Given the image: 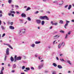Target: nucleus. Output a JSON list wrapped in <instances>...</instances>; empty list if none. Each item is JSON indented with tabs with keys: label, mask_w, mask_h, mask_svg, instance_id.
I'll use <instances>...</instances> for the list:
<instances>
[{
	"label": "nucleus",
	"mask_w": 74,
	"mask_h": 74,
	"mask_svg": "<svg viewBox=\"0 0 74 74\" xmlns=\"http://www.w3.org/2000/svg\"><path fill=\"white\" fill-rule=\"evenodd\" d=\"M39 18L40 19H46L47 20H49V18L46 16H40Z\"/></svg>",
	"instance_id": "nucleus-1"
},
{
	"label": "nucleus",
	"mask_w": 74,
	"mask_h": 74,
	"mask_svg": "<svg viewBox=\"0 0 74 74\" xmlns=\"http://www.w3.org/2000/svg\"><path fill=\"white\" fill-rule=\"evenodd\" d=\"M44 65V64H42L41 65H39L38 66V69H41L42 67H43V66Z\"/></svg>",
	"instance_id": "nucleus-2"
},
{
	"label": "nucleus",
	"mask_w": 74,
	"mask_h": 74,
	"mask_svg": "<svg viewBox=\"0 0 74 74\" xmlns=\"http://www.w3.org/2000/svg\"><path fill=\"white\" fill-rule=\"evenodd\" d=\"M36 22L38 24H40L41 22V20H36Z\"/></svg>",
	"instance_id": "nucleus-3"
},
{
	"label": "nucleus",
	"mask_w": 74,
	"mask_h": 74,
	"mask_svg": "<svg viewBox=\"0 0 74 74\" xmlns=\"http://www.w3.org/2000/svg\"><path fill=\"white\" fill-rule=\"evenodd\" d=\"M6 54L7 55H8L9 54V48H7L6 51Z\"/></svg>",
	"instance_id": "nucleus-4"
},
{
	"label": "nucleus",
	"mask_w": 74,
	"mask_h": 74,
	"mask_svg": "<svg viewBox=\"0 0 74 74\" xmlns=\"http://www.w3.org/2000/svg\"><path fill=\"white\" fill-rule=\"evenodd\" d=\"M21 16L22 17H23V18H25L26 17V15L24 13H23L22 14H21Z\"/></svg>",
	"instance_id": "nucleus-5"
},
{
	"label": "nucleus",
	"mask_w": 74,
	"mask_h": 74,
	"mask_svg": "<svg viewBox=\"0 0 74 74\" xmlns=\"http://www.w3.org/2000/svg\"><path fill=\"white\" fill-rule=\"evenodd\" d=\"M5 45H7L10 48H11V49H13V48L12 47V46H11V45H10L8 44H5Z\"/></svg>",
	"instance_id": "nucleus-6"
},
{
	"label": "nucleus",
	"mask_w": 74,
	"mask_h": 74,
	"mask_svg": "<svg viewBox=\"0 0 74 74\" xmlns=\"http://www.w3.org/2000/svg\"><path fill=\"white\" fill-rule=\"evenodd\" d=\"M59 37H60V36L56 35L55 36H54L53 37L54 38H55V39H56V38H59Z\"/></svg>",
	"instance_id": "nucleus-7"
},
{
	"label": "nucleus",
	"mask_w": 74,
	"mask_h": 74,
	"mask_svg": "<svg viewBox=\"0 0 74 74\" xmlns=\"http://www.w3.org/2000/svg\"><path fill=\"white\" fill-rule=\"evenodd\" d=\"M51 24H52V25H58L57 23H53V21H51Z\"/></svg>",
	"instance_id": "nucleus-8"
},
{
	"label": "nucleus",
	"mask_w": 74,
	"mask_h": 74,
	"mask_svg": "<svg viewBox=\"0 0 74 74\" xmlns=\"http://www.w3.org/2000/svg\"><path fill=\"white\" fill-rule=\"evenodd\" d=\"M22 58L21 57H18L16 58V60H21Z\"/></svg>",
	"instance_id": "nucleus-9"
},
{
	"label": "nucleus",
	"mask_w": 74,
	"mask_h": 74,
	"mask_svg": "<svg viewBox=\"0 0 74 74\" xmlns=\"http://www.w3.org/2000/svg\"><path fill=\"white\" fill-rule=\"evenodd\" d=\"M9 27L10 29H12V30H14V29H15V28L12 26H10Z\"/></svg>",
	"instance_id": "nucleus-10"
},
{
	"label": "nucleus",
	"mask_w": 74,
	"mask_h": 74,
	"mask_svg": "<svg viewBox=\"0 0 74 74\" xmlns=\"http://www.w3.org/2000/svg\"><path fill=\"white\" fill-rule=\"evenodd\" d=\"M10 60L11 62H14V58H13L12 57H11L10 58Z\"/></svg>",
	"instance_id": "nucleus-11"
},
{
	"label": "nucleus",
	"mask_w": 74,
	"mask_h": 74,
	"mask_svg": "<svg viewBox=\"0 0 74 74\" xmlns=\"http://www.w3.org/2000/svg\"><path fill=\"white\" fill-rule=\"evenodd\" d=\"M58 67L59 69H62V67L60 65H58Z\"/></svg>",
	"instance_id": "nucleus-12"
},
{
	"label": "nucleus",
	"mask_w": 74,
	"mask_h": 74,
	"mask_svg": "<svg viewBox=\"0 0 74 74\" xmlns=\"http://www.w3.org/2000/svg\"><path fill=\"white\" fill-rule=\"evenodd\" d=\"M31 10V8L29 7L27 8V10H26V11H29V10Z\"/></svg>",
	"instance_id": "nucleus-13"
},
{
	"label": "nucleus",
	"mask_w": 74,
	"mask_h": 74,
	"mask_svg": "<svg viewBox=\"0 0 74 74\" xmlns=\"http://www.w3.org/2000/svg\"><path fill=\"white\" fill-rule=\"evenodd\" d=\"M71 8V5H69V6L68 8V10H70V9Z\"/></svg>",
	"instance_id": "nucleus-14"
},
{
	"label": "nucleus",
	"mask_w": 74,
	"mask_h": 74,
	"mask_svg": "<svg viewBox=\"0 0 74 74\" xmlns=\"http://www.w3.org/2000/svg\"><path fill=\"white\" fill-rule=\"evenodd\" d=\"M16 64H14L13 66V69H15V68L16 67Z\"/></svg>",
	"instance_id": "nucleus-15"
},
{
	"label": "nucleus",
	"mask_w": 74,
	"mask_h": 74,
	"mask_svg": "<svg viewBox=\"0 0 74 74\" xmlns=\"http://www.w3.org/2000/svg\"><path fill=\"white\" fill-rule=\"evenodd\" d=\"M45 23V21H42L41 24L42 25H44Z\"/></svg>",
	"instance_id": "nucleus-16"
},
{
	"label": "nucleus",
	"mask_w": 74,
	"mask_h": 74,
	"mask_svg": "<svg viewBox=\"0 0 74 74\" xmlns=\"http://www.w3.org/2000/svg\"><path fill=\"white\" fill-rule=\"evenodd\" d=\"M10 12L11 14L12 13H13V14H15V12L14 11H10Z\"/></svg>",
	"instance_id": "nucleus-17"
},
{
	"label": "nucleus",
	"mask_w": 74,
	"mask_h": 74,
	"mask_svg": "<svg viewBox=\"0 0 74 74\" xmlns=\"http://www.w3.org/2000/svg\"><path fill=\"white\" fill-rule=\"evenodd\" d=\"M60 23L61 24H63V21L62 20H60Z\"/></svg>",
	"instance_id": "nucleus-18"
},
{
	"label": "nucleus",
	"mask_w": 74,
	"mask_h": 74,
	"mask_svg": "<svg viewBox=\"0 0 74 74\" xmlns=\"http://www.w3.org/2000/svg\"><path fill=\"white\" fill-rule=\"evenodd\" d=\"M40 42H41L40 41H36L35 43L36 44H39V43H40Z\"/></svg>",
	"instance_id": "nucleus-19"
},
{
	"label": "nucleus",
	"mask_w": 74,
	"mask_h": 74,
	"mask_svg": "<svg viewBox=\"0 0 74 74\" xmlns=\"http://www.w3.org/2000/svg\"><path fill=\"white\" fill-rule=\"evenodd\" d=\"M68 25V24H67V23H66V24H65V25H64V28L65 29H66V26H67Z\"/></svg>",
	"instance_id": "nucleus-20"
},
{
	"label": "nucleus",
	"mask_w": 74,
	"mask_h": 74,
	"mask_svg": "<svg viewBox=\"0 0 74 74\" xmlns=\"http://www.w3.org/2000/svg\"><path fill=\"white\" fill-rule=\"evenodd\" d=\"M53 64L54 67H56L57 66V65L55 63H53Z\"/></svg>",
	"instance_id": "nucleus-21"
},
{
	"label": "nucleus",
	"mask_w": 74,
	"mask_h": 74,
	"mask_svg": "<svg viewBox=\"0 0 74 74\" xmlns=\"http://www.w3.org/2000/svg\"><path fill=\"white\" fill-rule=\"evenodd\" d=\"M27 19L29 21H31V18H30L29 17H28L27 18Z\"/></svg>",
	"instance_id": "nucleus-22"
},
{
	"label": "nucleus",
	"mask_w": 74,
	"mask_h": 74,
	"mask_svg": "<svg viewBox=\"0 0 74 74\" xmlns=\"http://www.w3.org/2000/svg\"><path fill=\"white\" fill-rule=\"evenodd\" d=\"M12 1V0H8V2L9 3V4H10Z\"/></svg>",
	"instance_id": "nucleus-23"
},
{
	"label": "nucleus",
	"mask_w": 74,
	"mask_h": 74,
	"mask_svg": "<svg viewBox=\"0 0 74 74\" xmlns=\"http://www.w3.org/2000/svg\"><path fill=\"white\" fill-rule=\"evenodd\" d=\"M65 45V44H64V42H62L61 44V45L62 46H64V45Z\"/></svg>",
	"instance_id": "nucleus-24"
},
{
	"label": "nucleus",
	"mask_w": 74,
	"mask_h": 74,
	"mask_svg": "<svg viewBox=\"0 0 74 74\" xmlns=\"http://www.w3.org/2000/svg\"><path fill=\"white\" fill-rule=\"evenodd\" d=\"M67 62L69 64H71V63H70V61L69 60H67Z\"/></svg>",
	"instance_id": "nucleus-25"
},
{
	"label": "nucleus",
	"mask_w": 74,
	"mask_h": 74,
	"mask_svg": "<svg viewBox=\"0 0 74 74\" xmlns=\"http://www.w3.org/2000/svg\"><path fill=\"white\" fill-rule=\"evenodd\" d=\"M25 69L26 70H30V68L29 67L26 68Z\"/></svg>",
	"instance_id": "nucleus-26"
},
{
	"label": "nucleus",
	"mask_w": 74,
	"mask_h": 74,
	"mask_svg": "<svg viewBox=\"0 0 74 74\" xmlns=\"http://www.w3.org/2000/svg\"><path fill=\"white\" fill-rule=\"evenodd\" d=\"M60 33H64V32L63 30H60Z\"/></svg>",
	"instance_id": "nucleus-27"
},
{
	"label": "nucleus",
	"mask_w": 74,
	"mask_h": 74,
	"mask_svg": "<svg viewBox=\"0 0 74 74\" xmlns=\"http://www.w3.org/2000/svg\"><path fill=\"white\" fill-rule=\"evenodd\" d=\"M56 73L55 71H53L52 73V74H56Z\"/></svg>",
	"instance_id": "nucleus-28"
},
{
	"label": "nucleus",
	"mask_w": 74,
	"mask_h": 74,
	"mask_svg": "<svg viewBox=\"0 0 74 74\" xmlns=\"http://www.w3.org/2000/svg\"><path fill=\"white\" fill-rule=\"evenodd\" d=\"M1 27L2 30H5V28H4V26H1Z\"/></svg>",
	"instance_id": "nucleus-29"
},
{
	"label": "nucleus",
	"mask_w": 74,
	"mask_h": 74,
	"mask_svg": "<svg viewBox=\"0 0 74 74\" xmlns=\"http://www.w3.org/2000/svg\"><path fill=\"white\" fill-rule=\"evenodd\" d=\"M60 47H61V44H59L58 45V48H59V49L60 48Z\"/></svg>",
	"instance_id": "nucleus-30"
},
{
	"label": "nucleus",
	"mask_w": 74,
	"mask_h": 74,
	"mask_svg": "<svg viewBox=\"0 0 74 74\" xmlns=\"http://www.w3.org/2000/svg\"><path fill=\"white\" fill-rule=\"evenodd\" d=\"M4 67H2L1 71H3L4 70Z\"/></svg>",
	"instance_id": "nucleus-31"
},
{
	"label": "nucleus",
	"mask_w": 74,
	"mask_h": 74,
	"mask_svg": "<svg viewBox=\"0 0 74 74\" xmlns=\"http://www.w3.org/2000/svg\"><path fill=\"white\" fill-rule=\"evenodd\" d=\"M5 33H4L3 34V35L2 36V37H4V36H5Z\"/></svg>",
	"instance_id": "nucleus-32"
},
{
	"label": "nucleus",
	"mask_w": 74,
	"mask_h": 74,
	"mask_svg": "<svg viewBox=\"0 0 74 74\" xmlns=\"http://www.w3.org/2000/svg\"><path fill=\"white\" fill-rule=\"evenodd\" d=\"M60 60H61V62H64V60L62 58L61 59H60Z\"/></svg>",
	"instance_id": "nucleus-33"
},
{
	"label": "nucleus",
	"mask_w": 74,
	"mask_h": 74,
	"mask_svg": "<svg viewBox=\"0 0 74 74\" xmlns=\"http://www.w3.org/2000/svg\"><path fill=\"white\" fill-rule=\"evenodd\" d=\"M25 66H23L22 67V70H24V69H25Z\"/></svg>",
	"instance_id": "nucleus-34"
},
{
	"label": "nucleus",
	"mask_w": 74,
	"mask_h": 74,
	"mask_svg": "<svg viewBox=\"0 0 74 74\" xmlns=\"http://www.w3.org/2000/svg\"><path fill=\"white\" fill-rule=\"evenodd\" d=\"M35 46V45L34 44H32V47H34V46Z\"/></svg>",
	"instance_id": "nucleus-35"
},
{
	"label": "nucleus",
	"mask_w": 74,
	"mask_h": 74,
	"mask_svg": "<svg viewBox=\"0 0 74 74\" xmlns=\"http://www.w3.org/2000/svg\"><path fill=\"white\" fill-rule=\"evenodd\" d=\"M68 36V34H66V36L65 37V38H66V39L67 38V36Z\"/></svg>",
	"instance_id": "nucleus-36"
},
{
	"label": "nucleus",
	"mask_w": 74,
	"mask_h": 74,
	"mask_svg": "<svg viewBox=\"0 0 74 74\" xmlns=\"http://www.w3.org/2000/svg\"><path fill=\"white\" fill-rule=\"evenodd\" d=\"M70 23V21H66V23H67V24H68V23Z\"/></svg>",
	"instance_id": "nucleus-37"
},
{
	"label": "nucleus",
	"mask_w": 74,
	"mask_h": 74,
	"mask_svg": "<svg viewBox=\"0 0 74 74\" xmlns=\"http://www.w3.org/2000/svg\"><path fill=\"white\" fill-rule=\"evenodd\" d=\"M62 3H60L59 4V5H62V4H63V1H62Z\"/></svg>",
	"instance_id": "nucleus-38"
},
{
	"label": "nucleus",
	"mask_w": 74,
	"mask_h": 74,
	"mask_svg": "<svg viewBox=\"0 0 74 74\" xmlns=\"http://www.w3.org/2000/svg\"><path fill=\"white\" fill-rule=\"evenodd\" d=\"M0 74H3V71H1V73H0Z\"/></svg>",
	"instance_id": "nucleus-39"
},
{
	"label": "nucleus",
	"mask_w": 74,
	"mask_h": 74,
	"mask_svg": "<svg viewBox=\"0 0 74 74\" xmlns=\"http://www.w3.org/2000/svg\"><path fill=\"white\" fill-rule=\"evenodd\" d=\"M31 69H32V70H34V67H31Z\"/></svg>",
	"instance_id": "nucleus-40"
},
{
	"label": "nucleus",
	"mask_w": 74,
	"mask_h": 74,
	"mask_svg": "<svg viewBox=\"0 0 74 74\" xmlns=\"http://www.w3.org/2000/svg\"><path fill=\"white\" fill-rule=\"evenodd\" d=\"M38 58L39 59V60H40V59H42V58H41L40 57H38Z\"/></svg>",
	"instance_id": "nucleus-41"
},
{
	"label": "nucleus",
	"mask_w": 74,
	"mask_h": 74,
	"mask_svg": "<svg viewBox=\"0 0 74 74\" xmlns=\"http://www.w3.org/2000/svg\"><path fill=\"white\" fill-rule=\"evenodd\" d=\"M68 34H69V35H70V34H71V32H70V31L68 33Z\"/></svg>",
	"instance_id": "nucleus-42"
},
{
	"label": "nucleus",
	"mask_w": 74,
	"mask_h": 74,
	"mask_svg": "<svg viewBox=\"0 0 74 74\" xmlns=\"http://www.w3.org/2000/svg\"><path fill=\"white\" fill-rule=\"evenodd\" d=\"M8 15L9 16H11V13L8 14Z\"/></svg>",
	"instance_id": "nucleus-43"
},
{
	"label": "nucleus",
	"mask_w": 74,
	"mask_h": 74,
	"mask_svg": "<svg viewBox=\"0 0 74 74\" xmlns=\"http://www.w3.org/2000/svg\"><path fill=\"white\" fill-rule=\"evenodd\" d=\"M69 6V5H66L65 6V8H67V7H68Z\"/></svg>",
	"instance_id": "nucleus-44"
},
{
	"label": "nucleus",
	"mask_w": 74,
	"mask_h": 74,
	"mask_svg": "<svg viewBox=\"0 0 74 74\" xmlns=\"http://www.w3.org/2000/svg\"><path fill=\"white\" fill-rule=\"evenodd\" d=\"M14 23L12 22L10 23V25H13V24Z\"/></svg>",
	"instance_id": "nucleus-45"
},
{
	"label": "nucleus",
	"mask_w": 74,
	"mask_h": 74,
	"mask_svg": "<svg viewBox=\"0 0 74 74\" xmlns=\"http://www.w3.org/2000/svg\"><path fill=\"white\" fill-rule=\"evenodd\" d=\"M6 58H7V56H5V59H4L5 60H6Z\"/></svg>",
	"instance_id": "nucleus-46"
},
{
	"label": "nucleus",
	"mask_w": 74,
	"mask_h": 74,
	"mask_svg": "<svg viewBox=\"0 0 74 74\" xmlns=\"http://www.w3.org/2000/svg\"><path fill=\"white\" fill-rule=\"evenodd\" d=\"M38 11H36L35 13V14H38Z\"/></svg>",
	"instance_id": "nucleus-47"
},
{
	"label": "nucleus",
	"mask_w": 74,
	"mask_h": 74,
	"mask_svg": "<svg viewBox=\"0 0 74 74\" xmlns=\"http://www.w3.org/2000/svg\"><path fill=\"white\" fill-rule=\"evenodd\" d=\"M14 59H16V55L14 57Z\"/></svg>",
	"instance_id": "nucleus-48"
},
{
	"label": "nucleus",
	"mask_w": 74,
	"mask_h": 74,
	"mask_svg": "<svg viewBox=\"0 0 74 74\" xmlns=\"http://www.w3.org/2000/svg\"><path fill=\"white\" fill-rule=\"evenodd\" d=\"M53 3H57V1H53Z\"/></svg>",
	"instance_id": "nucleus-49"
},
{
	"label": "nucleus",
	"mask_w": 74,
	"mask_h": 74,
	"mask_svg": "<svg viewBox=\"0 0 74 74\" xmlns=\"http://www.w3.org/2000/svg\"><path fill=\"white\" fill-rule=\"evenodd\" d=\"M12 73H14L15 72V71L14 70H12Z\"/></svg>",
	"instance_id": "nucleus-50"
},
{
	"label": "nucleus",
	"mask_w": 74,
	"mask_h": 74,
	"mask_svg": "<svg viewBox=\"0 0 74 74\" xmlns=\"http://www.w3.org/2000/svg\"><path fill=\"white\" fill-rule=\"evenodd\" d=\"M2 16L3 15H2V14H0V17H2Z\"/></svg>",
	"instance_id": "nucleus-51"
},
{
	"label": "nucleus",
	"mask_w": 74,
	"mask_h": 74,
	"mask_svg": "<svg viewBox=\"0 0 74 74\" xmlns=\"http://www.w3.org/2000/svg\"><path fill=\"white\" fill-rule=\"evenodd\" d=\"M1 25V21L0 20V25Z\"/></svg>",
	"instance_id": "nucleus-52"
},
{
	"label": "nucleus",
	"mask_w": 74,
	"mask_h": 74,
	"mask_svg": "<svg viewBox=\"0 0 74 74\" xmlns=\"http://www.w3.org/2000/svg\"><path fill=\"white\" fill-rule=\"evenodd\" d=\"M24 71H25L26 72H27V71H27V70H24Z\"/></svg>",
	"instance_id": "nucleus-53"
},
{
	"label": "nucleus",
	"mask_w": 74,
	"mask_h": 74,
	"mask_svg": "<svg viewBox=\"0 0 74 74\" xmlns=\"http://www.w3.org/2000/svg\"><path fill=\"white\" fill-rule=\"evenodd\" d=\"M12 16H13V17L14 16V14H12Z\"/></svg>",
	"instance_id": "nucleus-54"
},
{
	"label": "nucleus",
	"mask_w": 74,
	"mask_h": 74,
	"mask_svg": "<svg viewBox=\"0 0 74 74\" xmlns=\"http://www.w3.org/2000/svg\"><path fill=\"white\" fill-rule=\"evenodd\" d=\"M0 14H2V11L1 10L0 11Z\"/></svg>",
	"instance_id": "nucleus-55"
},
{
	"label": "nucleus",
	"mask_w": 74,
	"mask_h": 74,
	"mask_svg": "<svg viewBox=\"0 0 74 74\" xmlns=\"http://www.w3.org/2000/svg\"><path fill=\"white\" fill-rule=\"evenodd\" d=\"M16 12L17 14H19V12L17 11Z\"/></svg>",
	"instance_id": "nucleus-56"
},
{
	"label": "nucleus",
	"mask_w": 74,
	"mask_h": 74,
	"mask_svg": "<svg viewBox=\"0 0 74 74\" xmlns=\"http://www.w3.org/2000/svg\"><path fill=\"white\" fill-rule=\"evenodd\" d=\"M72 22H74V20L73 19L72 20H71Z\"/></svg>",
	"instance_id": "nucleus-57"
},
{
	"label": "nucleus",
	"mask_w": 74,
	"mask_h": 74,
	"mask_svg": "<svg viewBox=\"0 0 74 74\" xmlns=\"http://www.w3.org/2000/svg\"><path fill=\"white\" fill-rule=\"evenodd\" d=\"M56 59L57 60H59V58H58V57H56Z\"/></svg>",
	"instance_id": "nucleus-58"
},
{
	"label": "nucleus",
	"mask_w": 74,
	"mask_h": 74,
	"mask_svg": "<svg viewBox=\"0 0 74 74\" xmlns=\"http://www.w3.org/2000/svg\"><path fill=\"white\" fill-rule=\"evenodd\" d=\"M8 66H11V65H10V64H8Z\"/></svg>",
	"instance_id": "nucleus-59"
},
{
	"label": "nucleus",
	"mask_w": 74,
	"mask_h": 74,
	"mask_svg": "<svg viewBox=\"0 0 74 74\" xmlns=\"http://www.w3.org/2000/svg\"><path fill=\"white\" fill-rule=\"evenodd\" d=\"M15 7H17V8H18V6L17 5H16Z\"/></svg>",
	"instance_id": "nucleus-60"
},
{
	"label": "nucleus",
	"mask_w": 74,
	"mask_h": 74,
	"mask_svg": "<svg viewBox=\"0 0 74 74\" xmlns=\"http://www.w3.org/2000/svg\"><path fill=\"white\" fill-rule=\"evenodd\" d=\"M15 59V60L14 61V62H16V59Z\"/></svg>",
	"instance_id": "nucleus-61"
},
{
	"label": "nucleus",
	"mask_w": 74,
	"mask_h": 74,
	"mask_svg": "<svg viewBox=\"0 0 74 74\" xmlns=\"http://www.w3.org/2000/svg\"><path fill=\"white\" fill-rule=\"evenodd\" d=\"M47 13H48V14H50V12H47Z\"/></svg>",
	"instance_id": "nucleus-62"
},
{
	"label": "nucleus",
	"mask_w": 74,
	"mask_h": 74,
	"mask_svg": "<svg viewBox=\"0 0 74 74\" xmlns=\"http://www.w3.org/2000/svg\"><path fill=\"white\" fill-rule=\"evenodd\" d=\"M20 21H21V22H23V20H21Z\"/></svg>",
	"instance_id": "nucleus-63"
},
{
	"label": "nucleus",
	"mask_w": 74,
	"mask_h": 74,
	"mask_svg": "<svg viewBox=\"0 0 74 74\" xmlns=\"http://www.w3.org/2000/svg\"><path fill=\"white\" fill-rule=\"evenodd\" d=\"M21 74H25V73H21Z\"/></svg>",
	"instance_id": "nucleus-64"
}]
</instances>
